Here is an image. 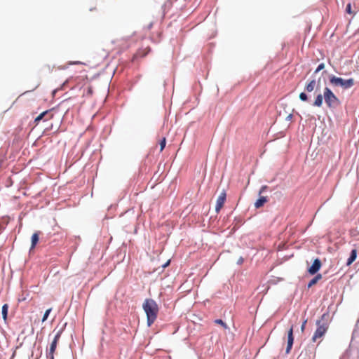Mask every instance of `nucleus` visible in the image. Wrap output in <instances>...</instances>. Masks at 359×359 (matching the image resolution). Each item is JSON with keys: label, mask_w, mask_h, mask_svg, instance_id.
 I'll list each match as a JSON object with an SVG mask.
<instances>
[{"label": "nucleus", "mask_w": 359, "mask_h": 359, "mask_svg": "<svg viewBox=\"0 0 359 359\" xmlns=\"http://www.w3.org/2000/svg\"><path fill=\"white\" fill-rule=\"evenodd\" d=\"M323 98L328 108L334 109L340 104L339 98L329 88L325 87L323 90V95L319 93L316 96L313 105L314 107H321L323 102Z\"/></svg>", "instance_id": "obj_1"}, {"label": "nucleus", "mask_w": 359, "mask_h": 359, "mask_svg": "<svg viewBox=\"0 0 359 359\" xmlns=\"http://www.w3.org/2000/svg\"><path fill=\"white\" fill-rule=\"evenodd\" d=\"M142 307L147 315V325L150 327L157 318L158 306L154 299H146Z\"/></svg>", "instance_id": "obj_2"}, {"label": "nucleus", "mask_w": 359, "mask_h": 359, "mask_svg": "<svg viewBox=\"0 0 359 359\" xmlns=\"http://www.w3.org/2000/svg\"><path fill=\"white\" fill-rule=\"evenodd\" d=\"M330 82L334 86H341L344 89L351 88L355 83L353 79L345 80L341 77H337L334 75L330 77Z\"/></svg>", "instance_id": "obj_3"}, {"label": "nucleus", "mask_w": 359, "mask_h": 359, "mask_svg": "<svg viewBox=\"0 0 359 359\" xmlns=\"http://www.w3.org/2000/svg\"><path fill=\"white\" fill-rule=\"evenodd\" d=\"M316 325L317 329L312 337V341L313 342L316 341L318 339L321 338L326 333L329 327L327 323H322L321 320H318Z\"/></svg>", "instance_id": "obj_4"}, {"label": "nucleus", "mask_w": 359, "mask_h": 359, "mask_svg": "<svg viewBox=\"0 0 359 359\" xmlns=\"http://www.w3.org/2000/svg\"><path fill=\"white\" fill-rule=\"evenodd\" d=\"M62 331H58L57 333L55 334L53 341L50 344L49 353L47 355V358L48 359H54V353L55 351L57 342L60 338Z\"/></svg>", "instance_id": "obj_5"}, {"label": "nucleus", "mask_w": 359, "mask_h": 359, "mask_svg": "<svg viewBox=\"0 0 359 359\" xmlns=\"http://www.w3.org/2000/svg\"><path fill=\"white\" fill-rule=\"evenodd\" d=\"M226 194L224 191H223L219 196H218L217 201H216V205H215V211L218 213L221 209L223 208L224 204L226 201Z\"/></svg>", "instance_id": "obj_6"}, {"label": "nucleus", "mask_w": 359, "mask_h": 359, "mask_svg": "<svg viewBox=\"0 0 359 359\" xmlns=\"http://www.w3.org/2000/svg\"><path fill=\"white\" fill-rule=\"evenodd\" d=\"M50 110H46L42 113H41L38 116H36L34 119V123L36 125H38L41 120H44L45 121L51 119L53 117V114H50Z\"/></svg>", "instance_id": "obj_7"}, {"label": "nucleus", "mask_w": 359, "mask_h": 359, "mask_svg": "<svg viewBox=\"0 0 359 359\" xmlns=\"http://www.w3.org/2000/svg\"><path fill=\"white\" fill-rule=\"evenodd\" d=\"M293 341H294L293 326H292L287 332V348H286V351H285L287 354H288L290 352L292 347Z\"/></svg>", "instance_id": "obj_8"}, {"label": "nucleus", "mask_w": 359, "mask_h": 359, "mask_svg": "<svg viewBox=\"0 0 359 359\" xmlns=\"http://www.w3.org/2000/svg\"><path fill=\"white\" fill-rule=\"evenodd\" d=\"M321 262L319 259H316L312 265L308 269V271L310 274L313 275L317 273L321 267Z\"/></svg>", "instance_id": "obj_9"}, {"label": "nucleus", "mask_w": 359, "mask_h": 359, "mask_svg": "<svg viewBox=\"0 0 359 359\" xmlns=\"http://www.w3.org/2000/svg\"><path fill=\"white\" fill-rule=\"evenodd\" d=\"M39 232H35L33 233V235L32 236V245H31V248H30V250H33L37 243L39 242Z\"/></svg>", "instance_id": "obj_10"}, {"label": "nucleus", "mask_w": 359, "mask_h": 359, "mask_svg": "<svg viewBox=\"0 0 359 359\" xmlns=\"http://www.w3.org/2000/svg\"><path fill=\"white\" fill-rule=\"evenodd\" d=\"M267 202V198L265 196H260L255 203V207L259 208L262 207Z\"/></svg>", "instance_id": "obj_11"}, {"label": "nucleus", "mask_w": 359, "mask_h": 359, "mask_svg": "<svg viewBox=\"0 0 359 359\" xmlns=\"http://www.w3.org/2000/svg\"><path fill=\"white\" fill-rule=\"evenodd\" d=\"M316 86V81L315 79H312L306 85L305 90L307 92L311 93L315 89Z\"/></svg>", "instance_id": "obj_12"}, {"label": "nucleus", "mask_w": 359, "mask_h": 359, "mask_svg": "<svg viewBox=\"0 0 359 359\" xmlns=\"http://www.w3.org/2000/svg\"><path fill=\"white\" fill-rule=\"evenodd\" d=\"M357 257V250L353 249L351 250V255L347 260L346 265L350 266L356 259Z\"/></svg>", "instance_id": "obj_13"}, {"label": "nucleus", "mask_w": 359, "mask_h": 359, "mask_svg": "<svg viewBox=\"0 0 359 359\" xmlns=\"http://www.w3.org/2000/svg\"><path fill=\"white\" fill-rule=\"evenodd\" d=\"M322 278L321 274L316 275L313 278H312L308 284V287H311L313 285L316 284L317 282Z\"/></svg>", "instance_id": "obj_14"}, {"label": "nucleus", "mask_w": 359, "mask_h": 359, "mask_svg": "<svg viewBox=\"0 0 359 359\" xmlns=\"http://www.w3.org/2000/svg\"><path fill=\"white\" fill-rule=\"evenodd\" d=\"M8 309V304H6L3 305L1 313H2V316H3V318L4 320H6V319H7Z\"/></svg>", "instance_id": "obj_15"}, {"label": "nucleus", "mask_w": 359, "mask_h": 359, "mask_svg": "<svg viewBox=\"0 0 359 359\" xmlns=\"http://www.w3.org/2000/svg\"><path fill=\"white\" fill-rule=\"evenodd\" d=\"M214 322H215V323L222 326L224 327V329H225V330L229 329V327L227 326V325L221 319H216Z\"/></svg>", "instance_id": "obj_16"}, {"label": "nucleus", "mask_w": 359, "mask_h": 359, "mask_svg": "<svg viewBox=\"0 0 359 359\" xmlns=\"http://www.w3.org/2000/svg\"><path fill=\"white\" fill-rule=\"evenodd\" d=\"M51 311H52V309L50 308L45 311L43 318H42V322H45L47 320Z\"/></svg>", "instance_id": "obj_17"}, {"label": "nucleus", "mask_w": 359, "mask_h": 359, "mask_svg": "<svg viewBox=\"0 0 359 359\" xmlns=\"http://www.w3.org/2000/svg\"><path fill=\"white\" fill-rule=\"evenodd\" d=\"M165 144H166V139H165V137H163L161 140V141L160 142V151H162L163 150V149L165 148Z\"/></svg>", "instance_id": "obj_18"}, {"label": "nucleus", "mask_w": 359, "mask_h": 359, "mask_svg": "<svg viewBox=\"0 0 359 359\" xmlns=\"http://www.w3.org/2000/svg\"><path fill=\"white\" fill-rule=\"evenodd\" d=\"M299 99L302 100V101H307L308 100V96L306 95V93H301L299 94Z\"/></svg>", "instance_id": "obj_19"}, {"label": "nucleus", "mask_w": 359, "mask_h": 359, "mask_svg": "<svg viewBox=\"0 0 359 359\" xmlns=\"http://www.w3.org/2000/svg\"><path fill=\"white\" fill-rule=\"evenodd\" d=\"M325 68V64L324 63H320L318 67L316 68V69L315 70V74H317L318 72H319L320 71L323 70V69Z\"/></svg>", "instance_id": "obj_20"}, {"label": "nucleus", "mask_w": 359, "mask_h": 359, "mask_svg": "<svg viewBox=\"0 0 359 359\" xmlns=\"http://www.w3.org/2000/svg\"><path fill=\"white\" fill-rule=\"evenodd\" d=\"M266 189H267L266 185L262 186L259 191V194H262Z\"/></svg>", "instance_id": "obj_21"}, {"label": "nucleus", "mask_w": 359, "mask_h": 359, "mask_svg": "<svg viewBox=\"0 0 359 359\" xmlns=\"http://www.w3.org/2000/svg\"><path fill=\"white\" fill-rule=\"evenodd\" d=\"M346 11L348 13H351V4H348L346 6Z\"/></svg>", "instance_id": "obj_22"}, {"label": "nucleus", "mask_w": 359, "mask_h": 359, "mask_svg": "<svg viewBox=\"0 0 359 359\" xmlns=\"http://www.w3.org/2000/svg\"><path fill=\"white\" fill-rule=\"evenodd\" d=\"M306 320H304V322L302 323V326H301V330L303 332L305 329V325H306Z\"/></svg>", "instance_id": "obj_23"}, {"label": "nucleus", "mask_w": 359, "mask_h": 359, "mask_svg": "<svg viewBox=\"0 0 359 359\" xmlns=\"http://www.w3.org/2000/svg\"><path fill=\"white\" fill-rule=\"evenodd\" d=\"M243 259L242 257H240L238 261V263L239 264H241L243 263Z\"/></svg>", "instance_id": "obj_24"}, {"label": "nucleus", "mask_w": 359, "mask_h": 359, "mask_svg": "<svg viewBox=\"0 0 359 359\" xmlns=\"http://www.w3.org/2000/svg\"><path fill=\"white\" fill-rule=\"evenodd\" d=\"M153 26V24L152 22H151L149 25H148V29H150Z\"/></svg>", "instance_id": "obj_25"}, {"label": "nucleus", "mask_w": 359, "mask_h": 359, "mask_svg": "<svg viewBox=\"0 0 359 359\" xmlns=\"http://www.w3.org/2000/svg\"><path fill=\"white\" fill-rule=\"evenodd\" d=\"M79 63H81L80 62H69V65H72V64H79Z\"/></svg>", "instance_id": "obj_26"}, {"label": "nucleus", "mask_w": 359, "mask_h": 359, "mask_svg": "<svg viewBox=\"0 0 359 359\" xmlns=\"http://www.w3.org/2000/svg\"><path fill=\"white\" fill-rule=\"evenodd\" d=\"M68 81H69V79H68V80H66V81H65V82L63 83V85H65V84L67 83V82H68Z\"/></svg>", "instance_id": "obj_27"}, {"label": "nucleus", "mask_w": 359, "mask_h": 359, "mask_svg": "<svg viewBox=\"0 0 359 359\" xmlns=\"http://www.w3.org/2000/svg\"><path fill=\"white\" fill-rule=\"evenodd\" d=\"M68 81H69V79H68V80H66V81H65V82L63 83V85H65V84L67 83V82H68Z\"/></svg>", "instance_id": "obj_28"}, {"label": "nucleus", "mask_w": 359, "mask_h": 359, "mask_svg": "<svg viewBox=\"0 0 359 359\" xmlns=\"http://www.w3.org/2000/svg\"><path fill=\"white\" fill-rule=\"evenodd\" d=\"M68 81H69V79H68V80H66V81H65V82L63 83V85H65V84L67 83V82H68Z\"/></svg>", "instance_id": "obj_29"}, {"label": "nucleus", "mask_w": 359, "mask_h": 359, "mask_svg": "<svg viewBox=\"0 0 359 359\" xmlns=\"http://www.w3.org/2000/svg\"><path fill=\"white\" fill-rule=\"evenodd\" d=\"M68 81H69V79H68V80H66V81H65V82L63 83V85H65V84L67 83V82H68Z\"/></svg>", "instance_id": "obj_30"}, {"label": "nucleus", "mask_w": 359, "mask_h": 359, "mask_svg": "<svg viewBox=\"0 0 359 359\" xmlns=\"http://www.w3.org/2000/svg\"><path fill=\"white\" fill-rule=\"evenodd\" d=\"M88 92H89L90 93H92V90H91V88H89V89H88Z\"/></svg>", "instance_id": "obj_31"}]
</instances>
